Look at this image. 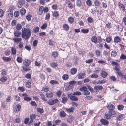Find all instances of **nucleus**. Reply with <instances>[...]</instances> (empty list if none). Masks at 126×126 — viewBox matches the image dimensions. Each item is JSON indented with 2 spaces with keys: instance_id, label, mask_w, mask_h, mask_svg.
<instances>
[{
  "instance_id": "1",
  "label": "nucleus",
  "mask_w": 126,
  "mask_h": 126,
  "mask_svg": "<svg viewBox=\"0 0 126 126\" xmlns=\"http://www.w3.org/2000/svg\"><path fill=\"white\" fill-rule=\"evenodd\" d=\"M32 33V32L30 28H24L22 31V37L25 40H27L30 37Z\"/></svg>"
},
{
  "instance_id": "2",
  "label": "nucleus",
  "mask_w": 126,
  "mask_h": 126,
  "mask_svg": "<svg viewBox=\"0 0 126 126\" xmlns=\"http://www.w3.org/2000/svg\"><path fill=\"white\" fill-rule=\"evenodd\" d=\"M58 101V100L55 99L54 100L50 99L47 101V103L50 105H53Z\"/></svg>"
},
{
  "instance_id": "3",
  "label": "nucleus",
  "mask_w": 126,
  "mask_h": 126,
  "mask_svg": "<svg viewBox=\"0 0 126 126\" xmlns=\"http://www.w3.org/2000/svg\"><path fill=\"white\" fill-rule=\"evenodd\" d=\"M68 97H70V99L74 101H77L78 100V98L76 96L72 95L71 94H68Z\"/></svg>"
},
{
  "instance_id": "4",
  "label": "nucleus",
  "mask_w": 126,
  "mask_h": 126,
  "mask_svg": "<svg viewBox=\"0 0 126 126\" xmlns=\"http://www.w3.org/2000/svg\"><path fill=\"white\" fill-rule=\"evenodd\" d=\"M31 61L30 60L25 59L23 62V64L26 67L28 66L30 64Z\"/></svg>"
},
{
  "instance_id": "5",
  "label": "nucleus",
  "mask_w": 126,
  "mask_h": 126,
  "mask_svg": "<svg viewBox=\"0 0 126 126\" xmlns=\"http://www.w3.org/2000/svg\"><path fill=\"white\" fill-rule=\"evenodd\" d=\"M22 96L24 97V99L27 101H30L31 100L30 97H28V95L26 93H24L22 94Z\"/></svg>"
},
{
  "instance_id": "6",
  "label": "nucleus",
  "mask_w": 126,
  "mask_h": 126,
  "mask_svg": "<svg viewBox=\"0 0 126 126\" xmlns=\"http://www.w3.org/2000/svg\"><path fill=\"white\" fill-rule=\"evenodd\" d=\"M14 34L15 36L18 37H19L21 35V32L19 31L16 30L15 31Z\"/></svg>"
},
{
  "instance_id": "7",
  "label": "nucleus",
  "mask_w": 126,
  "mask_h": 126,
  "mask_svg": "<svg viewBox=\"0 0 126 126\" xmlns=\"http://www.w3.org/2000/svg\"><path fill=\"white\" fill-rule=\"evenodd\" d=\"M24 3L23 0H19L18 3V8H21L22 6V5Z\"/></svg>"
},
{
  "instance_id": "8",
  "label": "nucleus",
  "mask_w": 126,
  "mask_h": 126,
  "mask_svg": "<svg viewBox=\"0 0 126 126\" xmlns=\"http://www.w3.org/2000/svg\"><path fill=\"white\" fill-rule=\"evenodd\" d=\"M74 119V117L71 115H70L69 116V117L67 119V121L69 123H71Z\"/></svg>"
},
{
  "instance_id": "9",
  "label": "nucleus",
  "mask_w": 126,
  "mask_h": 126,
  "mask_svg": "<svg viewBox=\"0 0 126 126\" xmlns=\"http://www.w3.org/2000/svg\"><path fill=\"white\" fill-rule=\"evenodd\" d=\"M25 86L27 88H29L31 86V84L30 81L28 80L26 81L25 83Z\"/></svg>"
},
{
  "instance_id": "10",
  "label": "nucleus",
  "mask_w": 126,
  "mask_h": 126,
  "mask_svg": "<svg viewBox=\"0 0 126 126\" xmlns=\"http://www.w3.org/2000/svg\"><path fill=\"white\" fill-rule=\"evenodd\" d=\"M108 112L110 116L113 117H115L116 116L115 112L112 110H110Z\"/></svg>"
},
{
  "instance_id": "11",
  "label": "nucleus",
  "mask_w": 126,
  "mask_h": 126,
  "mask_svg": "<svg viewBox=\"0 0 126 126\" xmlns=\"http://www.w3.org/2000/svg\"><path fill=\"white\" fill-rule=\"evenodd\" d=\"M100 121L102 124L104 125H107L109 123V122L108 121L104 119H101L100 120Z\"/></svg>"
},
{
  "instance_id": "12",
  "label": "nucleus",
  "mask_w": 126,
  "mask_h": 126,
  "mask_svg": "<svg viewBox=\"0 0 126 126\" xmlns=\"http://www.w3.org/2000/svg\"><path fill=\"white\" fill-rule=\"evenodd\" d=\"M114 105L111 104H109L108 106H107V108L109 110H113L114 109Z\"/></svg>"
},
{
  "instance_id": "13",
  "label": "nucleus",
  "mask_w": 126,
  "mask_h": 126,
  "mask_svg": "<svg viewBox=\"0 0 126 126\" xmlns=\"http://www.w3.org/2000/svg\"><path fill=\"white\" fill-rule=\"evenodd\" d=\"M59 115L60 117H65L66 116V114L64 111H61L59 112Z\"/></svg>"
},
{
  "instance_id": "14",
  "label": "nucleus",
  "mask_w": 126,
  "mask_h": 126,
  "mask_svg": "<svg viewBox=\"0 0 126 126\" xmlns=\"http://www.w3.org/2000/svg\"><path fill=\"white\" fill-rule=\"evenodd\" d=\"M21 108V106L19 104L16 105L15 108L16 111L17 112H18L20 111Z\"/></svg>"
},
{
  "instance_id": "15",
  "label": "nucleus",
  "mask_w": 126,
  "mask_h": 126,
  "mask_svg": "<svg viewBox=\"0 0 126 126\" xmlns=\"http://www.w3.org/2000/svg\"><path fill=\"white\" fill-rule=\"evenodd\" d=\"M46 96L48 98H52L53 94L52 93H46L45 94Z\"/></svg>"
},
{
  "instance_id": "16",
  "label": "nucleus",
  "mask_w": 126,
  "mask_h": 126,
  "mask_svg": "<svg viewBox=\"0 0 126 126\" xmlns=\"http://www.w3.org/2000/svg\"><path fill=\"white\" fill-rule=\"evenodd\" d=\"M67 112L70 113L71 112L72 113L73 112V110L74 109V108L71 107V108H65Z\"/></svg>"
},
{
  "instance_id": "17",
  "label": "nucleus",
  "mask_w": 126,
  "mask_h": 126,
  "mask_svg": "<svg viewBox=\"0 0 126 126\" xmlns=\"http://www.w3.org/2000/svg\"><path fill=\"white\" fill-rule=\"evenodd\" d=\"M85 73H80L78 75V78L79 79H82L84 78L85 76Z\"/></svg>"
},
{
  "instance_id": "18",
  "label": "nucleus",
  "mask_w": 126,
  "mask_h": 126,
  "mask_svg": "<svg viewBox=\"0 0 126 126\" xmlns=\"http://www.w3.org/2000/svg\"><path fill=\"white\" fill-rule=\"evenodd\" d=\"M125 117L123 114L120 115L117 117V119L118 120L120 121L122 120Z\"/></svg>"
},
{
  "instance_id": "19",
  "label": "nucleus",
  "mask_w": 126,
  "mask_h": 126,
  "mask_svg": "<svg viewBox=\"0 0 126 126\" xmlns=\"http://www.w3.org/2000/svg\"><path fill=\"white\" fill-rule=\"evenodd\" d=\"M101 75L103 78H106L108 74L106 72L102 71L101 72Z\"/></svg>"
},
{
  "instance_id": "20",
  "label": "nucleus",
  "mask_w": 126,
  "mask_h": 126,
  "mask_svg": "<svg viewBox=\"0 0 126 126\" xmlns=\"http://www.w3.org/2000/svg\"><path fill=\"white\" fill-rule=\"evenodd\" d=\"M121 41L120 38L118 36H116L115 37L114 39V41L116 43H118Z\"/></svg>"
},
{
  "instance_id": "21",
  "label": "nucleus",
  "mask_w": 126,
  "mask_h": 126,
  "mask_svg": "<svg viewBox=\"0 0 126 126\" xmlns=\"http://www.w3.org/2000/svg\"><path fill=\"white\" fill-rule=\"evenodd\" d=\"M91 41L94 43H96L97 42V37L95 36H93L91 39Z\"/></svg>"
},
{
  "instance_id": "22",
  "label": "nucleus",
  "mask_w": 126,
  "mask_h": 126,
  "mask_svg": "<svg viewBox=\"0 0 126 126\" xmlns=\"http://www.w3.org/2000/svg\"><path fill=\"white\" fill-rule=\"evenodd\" d=\"M13 40L14 42L16 43H18L21 42L22 40V39L21 38H13Z\"/></svg>"
},
{
  "instance_id": "23",
  "label": "nucleus",
  "mask_w": 126,
  "mask_h": 126,
  "mask_svg": "<svg viewBox=\"0 0 126 126\" xmlns=\"http://www.w3.org/2000/svg\"><path fill=\"white\" fill-rule=\"evenodd\" d=\"M68 20L70 24H72L74 22V18L71 17H69L68 18Z\"/></svg>"
},
{
  "instance_id": "24",
  "label": "nucleus",
  "mask_w": 126,
  "mask_h": 126,
  "mask_svg": "<svg viewBox=\"0 0 126 126\" xmlns=\"http://www.w3.org/2000/svg\"><path fill=\"white\" fill-rule=\"evenodd\" d=\"M63 28L64 30L66 31L69 29V26L67 24H65L63 25Z\"/></svg>"
},
{
  "instance_id": "25",
  "label": "nucleus",
  "mask_w": 126,
  "mask_h": 126,
  "mask_svg": "<svg viewBox=\"0 0 126 126\" xmlns=\"http://www.w3.org/2000/svg\"><path fill=\"white\" fill-rule=\"evenodd\" d=\"M63 79L64 80H67L69 78L68 75L67 74H65L63 75L62 77Z\"/></svg>"
},
{
  "instance_id": "26",
  "label": "nucleus",
  "mask_w": 126,
  "mask_h": 126,
  "mask_svg": "<svg viewBox=\"0 0 126 126\" xmlns=\"http://www.w3.org/2000/svg\"><path fill=\"white\" fill-rule=\"evenodd\" d=\"M70 71L71 73L72 74L74 75L76 73L77 71V69L76 68H73L71 69Z\"/></svg>"
},
{
  "instance_id": "27",
  "label": "nucleus",
  "mask_w": 126,
  "mask_h": 126,
  "mask_svg": "<svg viewBox=\"0 0 126 126\" xmlns=\"http://www.w3.org/2000/svg\"><path fill=\"white\" fill-rule=\"evenodd\" d=\"M77 6L78 7H80L82 4V2L80 0H78L76 2Z\"/></svg>"
},
{
  "instance_id": "28",
  "label": "nucleus",
  "mask_w": 126,
  "mask_h": 126,
  "mask_svg": "<svg viewBox=\"0 0 126 126\" xmlns=\"http://www.w3.org/2000/svg\"><path fill=\"white\" fill-rule=\"evenodd\" d=\"M37 112L40 114H42L44 112V110L42 108H37Z\"/></svg>"
},
{
  "instance_id": "29",
  "label": "nucleus",
  "mask_w": 126,
  "mask_h": 126,
  "mask_svg": "<svg viewBox=\"0 0 126 126\" xmlns=\"http://www.w3.org/2000/svg\"><path fill=\"white\" fill-rule=\"evenodd\" d=\"M22 27V25L21 24H17L16 27V30L19 31L21 29Z\"/></svg>"
},
{
  "instance_id": "30",
  "label": "nucleus",
  "mask_w": 126,
  "mask_h": 126,
  "mask_svg": "<svg viewBox=\"0 0 126 126\" xmlns=\"http://www.w3.org/2000/svg\"><path fill=\"white\" fill-rule=\"evenodd\" d=\"M117 52L115 50L112 51L111 52V57H115L117 55Z\"/></svg>"
},
{
  "instance_id": "31",
  "label": "nucleus",
  "mask_w": 126,
  "mask_h": 126,
  "mask_svg": "<svg viewBox=\"0 0 126 126\" xmlns=\"http://www.w3.org/2000/svg\"><path fill=\"white\" fill-rule=\"evenodd\" d=\"M11 53L12 54L14 55L16 53V49L13 47H11Z\"/></svg>"
},
{
  "instance_id": "32",
  "label": "nucleus",
  "mask_w": 126,
  "mask_h": 126,
  "mask_svg": "<svg viewBox=\"0 0 126 126\" xmlns=\"http://www.w3.org/2000/svg\"><path fill=\"white\" fill-rule=\"evenodd\" d=\"M39 30V28L38 27H35L33 30V32L34 33H37Z\"/></svg>"
},
{
  "instance_id": "33",
  "label": "nucleus",
  "mask_w": 126,
  "mask_h": 126,
  "mask_svg": "<svg viewBox=\"0 0 126 126\" xmlns=\"http://www.w3.org/2000/svg\"><path fill=\"white\" fill-rule=\"evenodd\" d=\"M40 96L41 97V98L42 100L45 101H47V99L45 97V95L44 94H40Z\"/></svg>"
},
{
  "instance_id": "34",
  "label": "nucleus",
  "mask_w": 126,
  "mask_h": 126,
  "mask_svg": "<svg viewBox=\"0 0 126 126\" xmlns=\"http://www.w3.org/2000/svg\"><path fill=\"white\" fill-rule=\"evenodd\" d=\"M109 113H106L105 114L104 117L107 119H109L110 118L111 116Z\"/></svg>"
},
{
  "instance_id": "35",
  "label": "nucleus",
  "mask_w": 126,
  "mask_h": 126,
  "mask_svg": "<svg viewBox=\"0 0 126 126\" xmlns=\"http://www.w3.org/2000/svg\"><path fill=\"white\" fill-rule=\"evenodd\" d=\"M39 13L40 15L43 12L44 10V8L43 6H41L39 8Z\"/></svg>"
},
{
  "instance_id": "36",
  "label": "nucleus",
  "mask_w": 126,
  "mask_h": 126,
  "mask_svg": "<svg viewBox=\"0 0 126 126\" xmlns=\"http://www.w3.org/2000/svg\"><path fill=\"white\" fill-rule=\"evenodd\" d=\"M81 94V92L79 91L75 92L73 93V95H76L79 96Z\"/></svg>"
},
{
  "instance_id": "37",
  "label": "nucleus",
  "mask_w": 126,
  "mask_h": 126,
  "mask_svg": "<svg viewBox=\"0 0 126 126\" xmlns=\"http://www.w3.org/2000/svg\"><path fill=\"white\" fill-rule=\"evenodd\" d=\"M2 59L6 62L9 61L11 60V58L9 57H3Z\"/></svg>"
},
{
  "instance_id": "38",
  "label": "nucleus",
  "mask_w": 126,
  "mask_h": 126,
  "mask_svg": "<svg viewBox=\"0 0 126 126\" xmlns=\"http://www.w3.org/2000/svg\"><path fill=\"white\" fill-rule=\"evenodd\" d=\"M51 66L53 68H56L57 67L58 65L57 63L53 62L51 64Z\"/></svg>"
},
{
  "instance_id": "39",
  "label": "nucleus",
  "mask_w": 126,
  "mask_h": 126,
  "mask_svg": "<svg viewBox=\"0 0 126 126\" xmlns=\"http://www.w3.org/2000/svg\"><path fill=\"white\" fill-rule=\"evenodd\" d=\"M26 12L24 8H22L21 9L20 13L21 15H24L25 13Z\"/></svg>"
},
{
  "instance_id": "40",
  "label": "nucleus",
  "mask_w": 126,
  "mask_h": 126,
  "mask_svg": "<svg viewBox=\"0 0 126 126\" xmlns=\"http://www.w3.org/2000/svg\"><path fill=\"white\" fill-rule=\"evenodd\" d=\"M32 17V14H29L26 16V18L29 21L31 20Z\"/></svg>"
},
{
  "instance_id": "41",
  "label": "nucleus",
  "mask_w": 126,
  "mask_h": 126,
  "mask_svg": "<svg viewBox=\"0 0 126 126\" xmlns=\"http://www.w3.org/2000/svg\"><path fill=\"white\" fill-rule=\"evenodd\" d=\"M119 7L122 11H124L125 10V7L122 4H120L119 5Z\"/></svg>"
},
{
  "instance_id": "42",
  "label": "nucleus",
  "mask_w": 126,
  "mask_h": 126,
  "mask_svg": "<svg viewBox=\"0 0 126 126\" xmlns=\"http://www.w3.org/2000/svg\"><path fill=\"white\" fill-rule=\"evenodd\" d=\"M52 15L53 17H55L56 18L57 17L59 16L58 13L57 11L54 12L53 13Z\"/></svg>"
},
{
  "instance_id": "43",
  "label": "nucleus",
  "mask_w": 126,
  "mask_h": 126,
  "mask_svg": "<svg viewBox=\"0 0 126 126\" xmlns=\"http://www.w3.org/2000/svg\"><path fill=\"white\" fill-rule=\"evenodd\" d=\"M103 87L102 86H97L94 87V89L97 90H101L102 89Z\"/></svg>"
},
{
  "instance_id": "44",
  "label": "nucleus",
  "mask_w": 126,
  "mask_h": 126,
  "mask_svg": "<svg viewBox=\"0 0 126 126\" xmlns=\"http://www.w3.org/2000/svg\"><path fill=\"white\" fill-rule=\"evenodd\" d=\"M112 38L110 36L107 37L106 38V41L107 43H110L111 41Z\"/></svg>"
},
{
  "instance_id": "45",
  "label": "nucleus",
  "mask_w": 126,
  "mask_h": 126,
  "mask_svg": "<svg viewBox=\"0 0 126 126\" xmlns=\"http://www.w3.org/2000/svg\"><path fill=\"white\" fill-rule=\"evenodd\" d=\"M58 53L57 52L54 51L52 53V56L54 57H57L58 56Z\"/></svg>"
},
{
  "instance_id": "46",
  "label": "nucleus",
  "mask_w": 126,
  "mask_h": 126,
  "mask_svg": "<svg viewBox=\"0 0 126 126\" xmlns=\"http://www.w3.org/2000/svg\"><path fill=\"white\" fill-rule=\"evenodd\" d=\"M124 106L122 105H118L117 106L118 109L120 110H121L123 109L124 108Z\"/></svg>"
},
{
  "instance_id": "47",
  "label": "nucleus",
  "mask_w": 126,
  "mask_h": 126,
  "mask_svg": "<svg viewBox=\"0 0 126 126\" xmlns=\"http://www.w3.org/2000/svg\"><path fill=\"white\" fill-rule=\"evenodd\" d=\"M50 83L51 84L53 85L58 83V82L57 81L53 80H51Z\"/></svg>"
},
{
  "instance_id": "48",
  "label": "nucleus",
  "mask_w": 126,
  "mask_h": 126,
  "mask_svg": "<svg viewBox=\"0 0 126 126\" xmlns=\"http://www.w3.org/2000/svg\"><path fill=\"white\" fill-rule=\"evenodd\" d=\"M98 75L96 74H93L90 77L91 78H98Z\"/></svg>"
},
{
  "instance_id": "49",
  "label": "nucleus",
  "mask_w": 126,
  "mask_h": 126,
  "mask_svg": "<svg viewBox=\"0 0 126 126\" xmlns=\"http://www.w3.org/2000/svg\"><path fill=\"white\" fill-rule=\"evenodd\" d=\"M17 61L19 63H21L22 61V58L20 57H18L16 59Z\"/></svg>"
},
{
  "instance_id": "50",
  "label": "nucleus",
  "mask_w": 126,
  "mask_h": 126,
  "mask_svg": "<svg viewBox=\"0 0 126 126\" xmlns=\"http://www.w3.org/2000/svg\"><path fill=\"white\" fill-rule=\"evenodd\" d=\"M66 66L68 68L71 67L72 66V64L71 62H67L66 63Z\"/></svg>"
},
{
  "instance_id": "51",
  "label": "nucleus",
  "mask_w": 126,
  "mask_h": 126,
  "mask_svg": "<svg viewBox=\"0 0 126 126\" xmlns=\"http://www.w3.org/2000/svg\"><path fill=\"white\" fill-rule=\"evenodd\" d=\"M97 57H99L100 56L101 53L100 51L99 50H96L95 51Z\"/></svg>"
},
{
  "instance_id": "52",
  "label": "nucleus",
  "mask_w": 126,
  "mask_h": 126,
  "mask_svg": "<svg viewBox=\"0 0 126 126\" xmlns=\"http://www.w3.org/2000/svg\"><path fill=\"white\" fill-rule=\"evenodd\" d=\"M7 78L6 77H2L0 79V81L2 82H5L7 80Z\"/></svg>"
},
{
  "instance_id": "53",
  "label": "nucleus",
  "mask_w": 126,
  "mask_h": 126,
  "mask_svg": "<svg viewBox=\"0 0 126 126\" xmlns=\"http://www.w3.org/2000/svg\"><path fill=\"white\" fill-rule=\"evenodd\" d=\"M67 100L68 98L67 97H64L62 98V101L63 103H64Z\"/></svg>"
},
{
  "instance_id": "54",
  "label": "nucleus",
  "mask_w": 126,
  "mask_h": 126,
  "mask_svg": "<svg viewBox=\"0 0 126 126\" xmlns=\"http://www.w3.org/2000/svg\"><path fill=\"white\" fill-rule=\"evenodd\" d=\"M40 76L41 78L42 79H45V75L42 73H40Z\"/></svg>"
},
{
  "instance_id": "55",
  "label": "nucleus",
  "mask_w": 126,
  "mask_h": 126,
  "mask_svg": "<svg viewBox=\"0 0 126 126\" xmlns=\"http://www.w3.org/2000/svg\"><path fill=\"white\" fill-rule=\"evenodd\" d=\"M25 48L27 50L30 51L31 49V47L29 45H26L25 46Z\"/></svg>"
},
{
  "instance_id": "56",
  "label": "nucleus",
  "mask_w": 126,
  "mask_h": 126,
  "mask_svg": "<svg viewBox=\"0 0 126 126\" xmlns=\"http://www.w3.org/2000/svg\"><path fill=\"white\" fill-rule=\"evenodd\" d=\"M34 64L35 66L38 67H39L41 65V63H40L36 61H35L34 62Z\"/></svg>"
},
{
  "instance_id": "57",
  "label": "nucleus",
  "mask_w": 126,
  "mask_h": 126,
  "mask_svg": "<svg viewBox=\"0 0 126 126\" xmlns=\"http://www.w3.org/2000/svg\"><path fill=\"white\" fill-rule=\"evenodd\" d=\"M48 42H49V45L50 46H53L54 44V42L51 40H48Z\"/></svg>"
},
{
  "instance_id": "58",
  "label": "nucleus",
  "mask_w": 126,
  "mask_h": 126,
  "mask_svg": "<svg viewBox=\"0 0 126 126\" xmlns=\"http://www.w3.org/2000/svg\"><path fill=\"white\" fill-rule=\"evenodd\" d=\"M94 3L95 6H99L100 5L99 2L97 0L95 1Z\"/></svg>"
},
{
  "instance_id": "59",
  "label": "nucleus",
  "mask_w": 126,
  "mask_h": 126,
  "mask_svg": "<svg viewBox=\"0 0 126 126\" xmlns=\"http://www.w3.org/2000/svg\"><path fill=\"white\" fill-rule=\"evenodd\" d=\"M19 15V12L17 11H16L14 13V16L15 17H17Z\"/></svg>"
},
{
  "instance_id": "60",
  "label": "nucleus",
  "mask_w": 126,
  "mask_h": 126,
  "mask_svg": "<svg viewBox=\"0 0 126 126\" xmlns=\"http://www.w3.org/2000/svg\"><path fill=\"white\" fill-rule=\"evenodd\" d=\"M81 31L83 33H87L89 32V30L88 29H82Z\"/></svg>"
},
{
  "instance_id": "61",
  "label": "nucleus",
  "mask_w": 126,
  "mask_h": 126,
  "mask_svg": "<svg viewBox=\"0 0 126 126\" xmlns=\"http://www.w3.org/2000/svg\"><path fill=\"white\" fill-rule=\"evenodd\" d=\"M50 14L49 13H47L45 19V20H48L50 18Z\"/></svg>"
},
{
  "instance_id": "62",
  "label": "nucleus",
  "mask_w": 126,
  "mask_h": 126,
  "mask_svg": "<svg viewBox=\"0 0 126 126\" xmlns=\"http://www.w3.org/2000/svg\"><path fill=\"white\" fill-rule=\"evenodd\" d=\"M11 99V97L10 95H9L7 97L6 101L8 102H10Z\"/></svg>"
},
{
  "instance_id": "63",
  "label": "nucleus",
  "mask_w": 126,
  "mask_h": 126,
  "mask_svg": "<svg viewBox=\"0 0 126 126\" xmlns=\"http://www.w3.org/2000/svg\"><path fill=\"white\" fill-rule=\"evenodd\" d=\"M47 26V24L46 23H45L41 26V28L42 29H45Z\"/></svg>"
},
{
  "instance_id": "64",
  "label": "nucleus",
  "mask_w": 126,
  "mask_h": 126,
  "mask_svg": "<svg viewBox=\"0 0 126 126\" xmlns=\"http://www.w3.org/2000/svg\"><path fill=\"white\" fill-rule=\"evenodd\" d=\"M36 117V116L35 115H30V119H32V120H33Z\"/></svg>"
}]
</instances>
